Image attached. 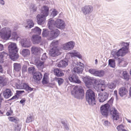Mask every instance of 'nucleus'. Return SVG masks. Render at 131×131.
<instances>
[{"mask_svg":"<svg viewBox=\"0 0 131 131\" xmlns=\"http://www.w3.org/2000/svg\"><path fill=\"white\" fill-rule=\"evenodd\" d=\"M108 94L106 92L100 93L99 94L98 98L100 102H103L106 101L108 97Z\"/></svg>","mask_w":131,"mask_h":131,"instance_id":"13","label":"nucleus"},{"mask_svg":"<svg viewBox=\"0 0 131 131\" xmlns=\"http://www.w3.org/2000/svg\"><path fill=\"white\" fill-rule=\"evenodd\" d=\"M54 73L57 77H61L64 75L62 71L60 69L57 68L54 70Z\"/></svg>","mask_w":131,"mask_h":131,"instance_id":"29","label":"nucleus"},{"mask_svg":"<svg viewBox=\"0 0 131 131\" xmlns=\"http://www.w3.org/2000/svg\"><path fill=\"white\" fill-rule=\"evenodd\" d=\"M114 95L116 97L117 96V92L116 90H115L114 91Z\"/></svg>","mask_w":131,"mask_h":131,"instance_id":"61","label":"nucleus"},{"mask_svg":"<svg viewBox=\"0 0 131 131\" xmlns=\"http://www.w3.org/2000/svg\"><path fill=\"white\" fill-rule=\"evenodd\" d=\"M104 72L102 70L96 71L95 76L102 77H103L104 75Z\"/></svg>","mask_w":131,"mask_h":131,"instance_id":"37","label":"nucleus"},{"mask_svg":"<svg viewBox=\"0 0 131 131\" xmlns=\"http://www.w3.org/2000/svg\"><path fill=\"white\" fill-rule=\"evenodd\" d=\"M94 83L97 85L96 89L98 91H103L105 90V87L104 81L101 79H96L94 81Z\"/></svg>","mask_w":131,"mask_h":131,"instance_id":"8","label":"nucleus"},{"mask_svg":"<svg viewBox=\"0 0 131 131\" xmlns=\"http://www.w3.org/2000/svg\"><path fill=\"white\" fill-rule=\"evenodd\" d=\"M97 70L95 69H90L89 70V72L91 74H93L95 75L96 73V72Z\"/></svg>","mask_w":131,"mask_h":131,"instance_id":"44","label":"nucleus"},{"mask_svg":"<svg viewBox=\"0 0 131 131\" xmlns=\"http://www.w3.org/2000/svg\"><path fill=\"white\" fill-rule=\"evenodd\" d=\"M71 57H77L80 58H81L82 56L80 53L77 52L75 51L74 52L69 53Z\"/></svg>","mask_w":131,"mask_h":131,"instance_id":"35","label":"nucleus"},{"mask_svg":"<svg viewBox=\"0 0 131 131\" xmlns=\"http://www.w3.org/2000/svg\"><path fill=\"white\" fill-rule=\"evenodd\" d=\"M13 34H14L15 35L14 37L15 38H17V37L16 36V32H14L13 33Z\"/></svg>","mask_w":131,"mask_h":131,"instance_id":"63","label":"nucleus"},{"mask_svg":"<svg viewBox=\"0 0 131 131\" xmlns=\"http://www.w3.org/2000/svg\"><path fill=\"white\" fill-rule=\"evenodd\" d=\"M109 108V106L107 104H105L102 106L100 108V112L102 115L107 117Z\"/></svg>","mask_w":131,"mask_h":131,"instance_id":"9","label":"nucleus"},{"mask_svg":"<svg viewBox=\"0 0 131 131\" xmlns=\"http://www.w3.org/2000/svg\"><path fill=\"white\" fill-rule=\"evenodd\" d=\"M69 79L71 82L78 83L81 82V81L79 79L78 77L75 74L70 76L69 77Z\"/></svg>","mask_w":131,"mask_h":131,"instance_id":"15","label":"nucleus"},{"mask_svg":"<svg viewBox=\"0 0 131 131\" xmlns=\"http://www.w3.org/2000/svg\"><path fill=\"white\" fill-rule=\"evenodd\" d=\"M50 31H51V30ZM51 32L49 31H48V30L47 29H43V32L42 33V35L43 37H47L49 36V34L50 33V36L52 37V39L55 38H53L52 37L51 35Z\"/></svg>","mask_w":131,"mask_h":131,"instance_id":"32","label":"nucleus"},{"mask_svg":"<svg viewBox=\"0 0 131 131\" xmlns=\"http://www.w3.org/2000/svg\"><path fill=\"white\" fill-rule=\"evenodd\" d=\"M17 98V96L16 95H15L13 96L11 99H10V100H11L13 99H15Z\"/></svg>","mask_w":131,"mask_h":131,"instance_id":"57","label":"nucleus"},{"mask_svg":"<svg viewBox=\"0 0 131 131\" xmlns=\"http://www.w3.org/2000/svg\"><path fill=\"white\" fill-rule=\"evenodd\" d=\"M74 89H77L75 91V97L79 99H82L84 95V90L82 86L78 87L76 86Z\"/></svg>","mask_w":131,"mask_h":131,"instance_id":"7","label":"nucleus"},{"mask_svg":"<svg viewBox=\"0 0 131 131\" xmlns=\"http://www.w3.org/2000/svg\"><path fill=\"white\" fill-rule=\"evenodd\" d=\"M31 40L34 43H38L41 41V37L37 35H33L32 37Z\"/></svg>","mask_w":131,"mask_h":131,"instance_id":"17","label":"nucleus"},{"mask_svg":"<svg viewBox=\"0 0 131 131\" xmlns=\"http://www.w3.org/2000/svg\"><path fill=\"white\" fill-rule=\"evenodd\" d=\"M0 3L1 4L4 5L5 4V2L4 0H0Z\"/></svg>","mask_w":131,"mask_h":131,"instance_id":"60","label":"nucleus"},{"mask_svg":"<svg viewBox=\"0 0 131 131\" xmlns=\"http://www.w3.org/2000/svg\"><path fill=\"white\" fill-rule=\"evenodd\" d=\"M27 67L26 65H24L22 69V71L23 73L26 72L27 71Z\"/></svg>","mask_w":131,"mask_h":131,"instance_id":"48","label":"nucleus"},{"mask_svg":"<svg viewBox=\"0 0 131 131\" xmlns=\"http://www.w3.org/2000/svg\"><path fill=\"white\" fill-rule=\"evenodd\" d=\"M17 51H15L11 52H9V56L10 58L13 61H15L18 58L19 56L17 53Z\"/></svg>","mask_w":131,"mask_h":131,"instance_id":"21","label":"nucleus"},{"mask_svg":"<svg viewBox=\"0 0 131 131\" xmlns=\"http://www.w3.org/2000/svg\"><path fill=\"white\" fill-rule=\"evenodd\" d=\"M124 126L123 125H120L118 126L117 127V129L118 131L122 130L124 128Z\"/></svg>","mask_w":131,"mask_h":131,"instance_id":"46","label":"nucleus"},{"mask_svg":"<svg viewBox=\"0 0 131 131\" xmlns=\"http://www.w3.org/2000/svg\"><path fill=\"white\" fill-rule=\"evenodd\" d=\"M47 58V57L46 56V53H44L41 59L42 60H44Z\"/></svg>","mask_w":131,"mask_h":131,"instance_id":"50","label":"nucleus"},{"mask_svg":"<svg viewBox=\"0 0 131 131\" xmlns=\"http://www.w3.org/2000/svg\"><path fill=\"white\" fill-rule=\"evenodd\" d=\"M25 92L24 91H19L17 90L16 91V94L17 95H19L20 94Z\"/></svg>","mask_w":131,"mask_h":131,"instance_id":"49","label":"nucleus"},{"mask_svg":"<svg viewBox=\"0 0 131 131\" xmlns=\"http://www.w3.org/2000/svg\"><path fill=\"white\" fill-rule=\"evenodd\" d=\"M41 49L39 47L34 46L31 47V51L32 53L35 54H37L40 52Z\"/></svg>","mask_w":131,"mask_h":131,"instance_id":"22","label":"nucleus"},{"mask_svg":"<svg viewBox=\"0 0 131 131\" xmlns=\"http://www.w3.org/2000/svg\"><path fill=\"white\" fill-rule=\"evenodd\" d=\"M26 101V99L25 98L22 99L20 101V103L22 104L23 103H25Z\"/></svg>","mask_w":131,"mask_h":131,"instance_id":"54","label":"nucleus"},{"mask_svg":"<svg viewBox=\"0 0 131 131\" xmlns=\"http://www.w3.org/2000/svg\"><path fill=\"white\" fill-rule=\"evenodd\" d=\"M4 49V47L3 45L0 44V51H2Z\"/></svg>","mask_w":131,"mask_h":131,"instance_id":"56","label":"nucleus"},{"mask_svg":"<svg viewBox=\"0 0 131 131\" xmlns=\"http://www.w3.org/2000/svg\"><path fill=\"white\" fill-rule=\"evenodd\" d=\"M35 63L38 68L42 69L44 68V61H42L38 59H36L35 61Z\"/></svg>","mask_w":131,"mask_h":131,"instance_id":"19","label":"nucleus"},{"mask_svg":"<svg viewBox=\"0 0 131 131\" xmlns=\"http://www.w3.org/2000/svg\"><path fill=\"white\" fill-rule=\"evenodd\" d=\"M74 43L72 41L69 42L63 45L64 49L70 50L72 49L74 47Z\"/></svg>","mask_w":131,"mask_h":131,"instance_id":"14","label":"nucleus"},{"mask_svg":"<svg viewBox=\"0 0 131 131\" xmlns=\"http://www.w3.org/2000/svg\"><path fill=\"white\" fill-rule=\"evenodd\" d=\"M109 64L110 67L114 68L115 66V61L112 59H109Z\"/></svg>","mask_w":131,"mask_h":131,"instance_id":"41","label":"nucleus"},{"mask_svg":"<svg viewBox=\"0 0 131 131\" xmlns=\"http://www.w3.org/2000/svg\"><path fill=\"white\" fill-rule=\"evenodd\" d=\"M82 10L83 14L86 15L92 12L93 10V8L91 5H86L82 8Z\"/></svg>","mask_w":131,"mask_h":131,"instance_id":"11","label":"nucleus"},{"mask_svg":"<svg viewBox=\"0 0 131 131\" xmlns=\"http://www.w3.org/2000/svg\"><path fill=\"white\" fill-rule=\"evenodd\" d=\"M48 25L49 28L51 30V35L53 38H56L60 34L59 31L54 27L60 29H63L65 28V23L62 20L57 19L54 22L53 20H50L48 21Z\"/></svg>","mask_w":131,"mask_h":131,"instance_id":"1","label":"nucleus"},{"mask_svg":"<svg viewBox=\"0 0 131 131\" xmlns=\"http://www.w3.org/2000/svg\"><path fill=\"white\" fill-rule=\"evenodd\" d=\"M21 44L22 46L28 48L31 46L30 42L29 40L28 41L26 39L22 40L21 41Z\"/></svg>","mask_w":131,"mask_h":131,"instance_id":"24","label":"nucleus"},{"mask_svg":"<svg viewBox=\"0 0 131 131\" xmlns=\"http://www.w3.org/2000/svg\"><path fill=\"white\" fill-rule=\"evenodd\" d=\"M109 123L108 121H106L104 122V125L105 126H107L108 125Z\"/></svg>","mask_w":131,"mask_h":131,"instance_id":"58","label":"nucleus"},{"mask_svg":"<svg viewBox=\"0 0 131 131\" xmlns=\"http://www.w3.org/2000/svg\"><path fill=\"white\" fill-rule=\"evenodd\" d=\"M20 128L19 127L18 125H17L15 126V131H20Z\"/></svg>","mask_w":131,"mask_h":131,"instance_id":"51","label":"nucleus"},{"mask_svg":"<svg viewBox=\"0 0 131 131\" xmlns=\"http://www.w3.org/2000/svg\"><path fill=\"white\" fill-rule=\"evenodd\" d=\"M8 55V54L5 52L3 51L0 52V62H3L4 58H6Z\"/></svg>","mask_w":131,"mask_h":131,"instance_id":"30","label":"nucleus"},{"mask_svg":"<svg viewBox=\"0 0 131 131\" xmlns=\"http://www.w3.org/2000/svg\"><path fill=\"white\" fill-rule=\"evenodd\" d=\"M35 69V68L34 67H29L28 68V70L29 72L31 73V72H33Z\"/></svg>","mask_w":131,"mask_h":131,"instance_id":"52","label":"nucleus"},{"mask_svg":"<svg viewBox=\"0 0 131 131\" xmlns=\"http://www.w3.org/2000/svg\"><path fill=\"white\" fill-rule=\"evenodd\" d=\"M49 78L48 74L47 73H45L43 75V78L42 81V82L43 84L48 83L49 82Z\"/></svg>","mask_w":131,"mask_h":131,"instance_id":"27","label":"nucleus"},{"mask_svg":"<svg viewBox=\"0 0 131 131\" xmlns=\"http://www.w3.org/2000/svg\"><path fill=\"white\" fill-rule=\"evenodd\" d=\"M8 79L5 77H0V84L2 86L6 85L7 83Z\"/></svg>","mask_w":131,"mask_h":131,"instance_id":"25","label":"nucleus"},{"mask_svg":"<svg viewBox=\"0 0 131 131\" xmlns=\"http://www.w3.org/2000/svg\"><path fill=\"white\" fill-rule=\"evenodd\" d=\"M13 94L11 90L9 89H6L3 91V96L6 99H8Z\"/></svg>","mask_w":131,"mask_h":131,"instance_id":"16","label":"nucleus"},{"mask_svg":"<svg viewBox=\"0 0 131 131\" xmlns=\"http://www.w3.org/2000/svg\"><path fill=\"white\" fill-rule=\"evenodd\" d=\"M125 62L124 61L122 60L121 62H119V63H121V65H122L123 66H125H125L123 65L122 64L124 63Z\"/></svg>","mask_w":131,"mask_h":131,"instance_id":"62","label":"nucleus"},{"mask_svg":"<svg viewBox=\"0 0 131 131\" xmlns=\"http://www.w3.org/2000/svg\"><path fill=\"white\" fill-rule=\"evenodd\" d=\"M114 100V98L113 97H112L110 100L108 101L107 103L106 104H107L109 106V107L111 105H112L113 103V101Z\"/></svg>","mask_w":131,"mask_h":131,"instance_id":"43","label":"nucleus"},{"mask_svg":"<svg viewBox=\"0 0 131 131\" xmlns=\"http://www.w3.org/2000/svg\"><path fill=\"white\" fill-rule=\"evenodd\" d=\"M58 41H53L51 44V46L53 47L49 51L50 55L52 57L58 56L60 54V50L58 46Z\"/></svg>","mask_w":131,"mask_h":131,"instance_id":"4","label":"nucleus"},{"mask_svg":"<svg viewBox=\"0 0 131 131\" xmlns=\"http://www.w3.org/2000/svg\"><path fill=\"white\" fill-rule=\"evenodd\" d=\"M68 65V62L64 60H62L59 62L57 64V66L59 67H65Z\"/></svg>","mask_w":131,"mask_h":131,"instance_id":"31","label":"nucleus"},{"mask_svg":"<svg viewBox=\"0 0 131 131\" xmlns=\"http://www.w3.org/2000/svg\"><path fill=\"white\" fill-rule=\"evenodd\" d=\"M122 45L123 47L117 52L113 51L112 52V54L115 59L117 58L120 56L123 57L128 52L129 43L124 42Z\"/></svg>","mask_w":131,"mask_h":131,"instance_id":"2","label":"nucleus"},{"mask_svg":"<svg viewBox=\"0 0 131 131\" xmlns=\"http://www.w3.org/2000/svg\"><path fill=\"white\" fill-rule=\"evenodd\" d=\"M0 35L1 37L5 39L8 40L11 35V31L9 28H4L0 32Z\"/></svg>","mask_w":131,"mask_h":131,"instance_id":"6","label":"nucleus"},{"mask_svg":"<svg viewBox=\"0 0 131 131\" xmlns=\"http://www.w3.org/2000/svg\"><path fill=\"white\" fill-rule=\"evenodd\" d=\"M83 80L86 86L88 88H90L93 83L92 80L90 78H84Z\"/></svg>","mask_w":131,"mask_h":131,"instance_id":"26","label":"nucleus"},{"mask_svg":"<svg viewBox=\"0 0 131 131\" xmlns=\"http://www.w3.org/2000/svg\"><path fill=\"white\" fill-rule=\"evenodd\" d=\"M119 94L121 96L126 95L128 93L127 89L124 87L120 88L119 89Z\"/></svg>","mask_w":131,"mask_h":131,"instance_id":"23","label":"nucleus"},{"mask_svg":"<svg viewBox=\"0 0 131 131\" xmlns=\"http://www.w3.org/2000/svg\"><path fill=\"white\" fill-rule=\"evenodd\" d=\"M10 44L8 46V50L9 52H11L15 51H18L16 44L14 43H10Z\"/></svg>","mask_w":131,"mask_h":131,"instance_id":"18","label":"nucleus"},{"mask_svg":"<svg viewBox=\"0 0 131 131\" xmlns=\"http://www.w3.org/2000/svg\"><path fill=\"white\" fill-rule=\"evenodd\" d=\"M107 86L109 89H114L115 88L116 85L113 83H108L107 84Z\"/></svg>","mask_w":131,"mask_h":131,"instance_id":"42","label":"nucleus"},{"mask_svg":"<svg viewBox=\"0 0 131 131\" xmlns=\"http://www.w3.org/2000/svg\"><path fill=\"white\" fill-rule=\"evenodd\" d=\"M86 99L89 104L93 105L95 104L96 101L94 92L91 89L88 90L86 93Z\"/></svg>","mask_w":131,"mask_h":131,"instance_id":"5","label":"nucleus"},{"mask_svg":"<svg viewBox=\"0 0 131 131\" xmlns=\"http://www.w3.org/2000/svg\"><path fill=\"white\" fill-rule=\"evenodd\" d=\"M13 113V111L12 110L9 111L6 113V115L8 116L11 115Z\"/></svg>","mask_w":131,"mask_h":131,"instance_id":"53","label":"nucleus"},{"mask_svg":"<svg viewBox=\"0 0 131 131\" xmlns=\"http://www.w3.org/2000/svg\"><path fill=\"white\" fill-rule=\"evenodd\" d=\"M110 113L113 120L117 121L119 119V114L115 107L112 108L110 111Z\"/></svg>","mask_w":131,"mask_h":131,"instance_id":"10","label":"nucleus"},{"mask_svg":"<svg viewBox=\"0 0 131 131\" xmlns=\"http://www.w3.org/2000/svg\"><path fill=\"white\" fill-rule=\"evenodd\" d=\"M42 75L41 73L38 72H35L33 75V78L37 81H39L42 78Z\"/></svg>","mask_w":131,"mask_h":131,"instance_id":"20","label":"nucleus"},{"mask_svg":"<svg viewBox=\"0 0 131 131\" xmlns=\"http://www.w3.org/2000/svg\"><path fill=\"white\" fill-rule=\"evenodd\" d=\"M121 72H122V75L124 79L127 81L129 80V76L126 71H121Z\"/></svg>","mask_w":131,"mask_h":131,"instance_id":"39","label":"nucleus"},{"mask_svg":"<svg viewBox=\"0 0 131 131\" xmlns=\"http://www.w3.org/2000/svg\"><path fill=\"white\" fill-rule=\"evenodd\" d=\"M21 54L24 57H26L30 55V52L28 49H23L21 52Z\"/></svg>","mask_w":131,"mask_h":131,"instance_id":"33","label":"nucleus"},{"mask_svg":"<svg viewBox=\"0 0 131 131\" xmlns=\"http://www.w3.org/2000/svg\"><path fill=\"white\" fill-rule=\"evenodd\" d=\"M57 81L59 85H60L63 83L64 80L63 79L61 78H58Z\"/></svg>","mask_w":131,"mask_h":131,"instance_id":"47","label":"nucleus"},{"mask_svg":"<svg viewBox=\"0 0 131 131\" xmlns=\"http://www.w3.org/2000/svg\"><path fill=\"white\" fill-rule=\"evenodd\" d=\"M58 12L56 9H54L52 11L51 15L52 16L54 17L56 16L58 14Z\"/></svg>","mask_w":131,"mask_h":131,"instance_id":"45","label":"nucleus"},{"mask_svg":"<svg viewBox=\"0 0 131 131\" xmlns=\"http://www.w3.org/2000/svg\"><path fill=\"white\" fill-rule=\"evenodd\" d=\"M20 89H25L27 91L29 92L32 91L33 90L32 88H31L30 86L25 83H24L23 85V87L20 88Z\"/></svg>","mask_w":131,"mask_h":131,"instance_id":"34","label":"nucleus"},{"mask_svg":"<svg viewBox=\"0 0 131 131\" xmlns=\"http://www.w3.org/2000/svg\"><path fill=\"white\" fill-rule=\"evenodd\" d=\"M14 71L18 72L21 69V66L19 63H15L13 64Z\"/></svg>","mask_w":131,"mask_h":131,"instance_id":"28","label":"nucleus"},{"mask_svg":"<svg viewBox=\"0 0 131 131\" xmlns=\"http://www.w3.org/2000/svg\"><path fill=\"white\" fill-rule=\"evenodd\" d=\"M31 117H29L27 119V122H29L31 121Z\"/></svg>","mask_w":131,"mask_h":131,"instance_id":"55","label":"nucleus"},{"mask_svg":"<svg viewBox=\"0 0 131 131\" xmlns=\"http://www.w3.org/2000/svg\"><path fill=\"white\" fill-rule=\"evenodd\" d=\"M84 66L83 63L80 62L77 67L74 68L73 71L74 72L78 74L82 73L83 70Z\"/></svg>","mask_w":131,"mask_h":131,"instance_id":"12","label":"nucleus"},{"mask_svg":"<svg viewBox=\"0 0 131 131\" xmlns=\"http://www.w3.org/2000/svg\"><path fill=\"white\" fill-rule=\"evenodd\" d=\"M42 13L43 15L38 14L37 16V23L38 24L41 25L46 20V17L48 14L49 8L47 6H44L42 8Z\"/></svg>","mask_w":131,"mask_h":131,"instance_id":"3","label":"nucleus"},{"mask_svg":"<svg viewBox=\"0 0 131 131\" xmlns=\"http://www.w3.org/2000/svg\"><path fill=\"white\" fill-rule=\"evenodd\" d=\"M32 32L34 33L40 34L41 32V29L38 27H36L34 29H32Z\"/></svg>","mask_w":131,"mask_h":131,"instance_id":"38","label":"nucleus"},{"mask_svg":"<svg viewBox=\"0 0 131 131\" xmlns=\"http://www.w3.org/2000/svg\"><path fill=\"white\" fill-rule=\"evenodd\" d=\"M129 95L130 96H131V89H130V90L129 91Z\"/></svg>","mask_w":131,"mask_h":131,"instance_id":"64","label":"nucleus"},{"mask_svg":"<svg viewBox=\"0 0 131 131\" xmlns=\"http://www.w3.org/2000/svg\"><path fill=\"white\" fill-rule=\"evenodd\" d=\"M9 121H10L14 122L16 123H18L19 120L17 117H10L8 118Z\"/></svg>","mask_w":131,"mask_h":131,"instance_id":"36","label":"nucleus"},{"mask_svg":"<svg viewBox=\"0 0 131 131\" xmlns=\"http://www.w3.org/2000/svg\"><path fill=\"white\" fill-rule=\"evenodd\" d=\"M27 24L28 25L29 28H31L33 26L34 24L32 20H27Z\"/></svg>","mask_w":131,"mask_h":131,"instance_id":"40","label":"nucleus"},{"mask_svg":"<svg viewBox=\"0 0 131 131\" xmlns=\"http://www.w3.org/2000/svg\"><path fill=\"white\" fill-rule=\"evenodd\" d=\"M3 70L2 66L0 64V72L2 73L3 72Z\"/></svg>","mask_w":131,"mask_h":131,"instance_id":"59","label":"nucleus"}]
</instances>
